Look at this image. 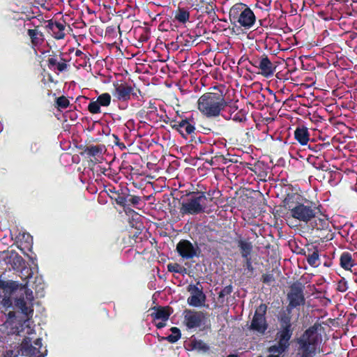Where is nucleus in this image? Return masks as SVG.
<instances>
[{"mask_svg": "<svg viewBox=\"0 0 357 357\" xmlns=\"http://www.w3.org/2000/svg\"><path fill=\"white\" fill-rule=\"evenodd\" d=\"M245 167H246L247 168H248L250 170V168H253L252 165V164H250V163H248V162L245 164Z\"/></svg>", "mask_w": 357, "mask_h": 357, "instance_id": "nucleus-52", "label": "nucleus"}, {"mask_svg": "<svg viewBox=\"0 0 357 357\" xmlns=\"http://www.w3.org/2000/svg\"><path fill=\"white\" fill-rule=\"evenodd\" d=\"M173 130L179 132L183 138L187 139L188 136L195 131L194 119L192 117H180L178 120H176Z\"/></svg>", "mask_w": 357, "mask_h": 357, "instance_id": "nucleus-13", "label": "nucleus"}, {"mask_svg": "<svg viewBox=\"0 0 357 357\" xmlns=\"http://www.w3.org/2000/svg\"><path fill=\"white\" fill-rule=\"evenodd\" d=\"M166 321H163L161 320V321L156 322L155 321V326L157 327V328H162L166 326Z\"/></svg>", "mask_w": 357, "mask_h": 357, "instance_id": "nucleus-49", "label": "nucleus"}, {"mask_svg": "<svg viewBox=\"0 0 357 357\" xmlns=\"http://www.w3.org/2000/svg\"><path fill=\"white\" fill-rule=\"evenodd\" d=\"M61 60L62 62H59L56 56L48 58L47 61L48 68L52 70L65 71L68 68V64L64 59L61 58Z\"/></svg>", "mask_w": 357, "mask_h": 357, "instance_id": "nucleus-23", "label": "nucleus"}, {"mask_svg": "<svg viewBox=\"0 0 357 357\" xmlns=\"http://www.w3.org/2000/svg\"><path fill=\"white\" fill-rule=\"evenodd\" d=\"M198 36H192L190 33H182L178 36L176 40L177 43H180L182 46L190 47L196 41Z\"/></svg>", "mask_w": 357, "mask_h": 357, "instance_id": "nucleus-27", "label": "nucleus"}, {"mask_svg": "<svg viewBox=\"0 0 357 357\" xmlns=\"http://www.w3.org/2000/svg\"><path fill=\"white\" fill-rule=\"evenodd\" d=\"M320 325L317 323L307 328L296 342L301 352L300 357H314L321 340L318 334Z\"/></svg>", "mask_w": 357, "mask_h": 357, "instance_id": "nucleus-5", "label": "nucleus"}, {"mask_svg": "<svg viewBox=\"0 0 357 357\" xmlns=\"http://www.w3.org/2000/svg\"><path fill=\"white\" fill-rule=\"evenodd\" d=\"M294 138L301 145H306L310 139L308 129L305 126L296 128Z\"/></svg>", "mask_w": 357, "mask_h": 357, "instance_id": "nucleus-22", "label": "nucleus"}, {"mask_svg": "<svg viewBox=\"0 0 357 357\" xmlns=\"http://www.w3.org/2000/svg\"><path fill=\"white\" fill-rule=\"evenodd\" d=\"M268 307L265 303H261L256 309L248 329L259 335H264L268 328L266 319Z\"/></svg>", "mask_w": 357, "mask_h": 357, "instance_id": "nucleus-8", "label": "nucleus"}, {"mask_svg": "<svg viewBox=\"0 0 357 357\" xmlns=\"http://www.w3.org/2000/svg\"><path fill=\"white\" fill-rule=\"evenodd\" d=\"M272 353H273V354H274L273 352H272ZM284 352H283V354H284ZM277 354H278V355L271 354V355H269V356H267V357H280L279 356H280V355H281V354H278V353H277Z\"/></svg>", "mask_w": 357, "mask_h": 357, "instance_id": "nucleus-53", "label": "nucleus"}, {"mask_svg": "<svg viewBox=\"0 0 357 357\" xmlns=\"http://www.w3.org/2000/svg\"><path fill=\"white\" fill-rule=\"evenodd\" d=\"M307 162L317 170L327 172L329 169V165L321 155H309Z\"/></svg>", "mask_w": 357, "mask_h": 357, "instance_id": "nucleus-20", "label": "nucleus"}, {"mask_svg": "<svg viewBox=\"0 0 357 357\" xmlns=\"http://www.w3.org/2000/svg\"><path fill=\"white\" fill-rule=\"evenodd\" d=\"M276 66L271 61L267 55L263 54L259 57V69L260 73L265 77H271L275 71Z\"/></svg>", "mask_w": 357, "mask_h": 357, "instance_id": "nucleus-17", "label": "nucleus"}, {"mask_svg": "<svg viewBox=\"0 0 357 357\" xmlns=\"http://www.w3.org/2000/svg\"><path fill=\"white\" fill-rule=\"evenodd\" d=\"M190 12L185 8L178 7L174 12V20L185 24L189 21Z\"/></svg>", "mask_w": 357, "mask_h": 357, "instance_id": "nucleus-26", "label": "nucleus"}, {"mask_svg": "<svg viewBox=\"0 0 357 357\" xmlns=\"http://www.w3.org/2000/svg\"><path fill=\"white\" fill-rule=\"evenodd\" d=\"M153 310L155 312H152L151 315L154 321L162 320L163 321H167L173 312L172 307L169 306H158L154 307Z\"/></svg>", "mask_w": 357, "mask_h": 357, "instance_id": "nucleus-21", "label": "nucleus"}, {"mask_svg": "<svg viewBox=\"0 0 357 357\" xmlns=\"http://www.w3.org/2000/svg\"><path fill=\"white\" fill-rule=\"evenodd\" d=\"M190 347L192 349L202 351L204 353L208 352L210 349L209 346L201 340H192L190 342Z\"/></svg>", "mask_w": 357, "mask_h": 357, "instance_id": "nucleus-32", "label": "nucleus"}, {"mask_svg": "<svg viewBox=\"0 0 357 357\" xmlns=\"http://www.w3.org/2000/svg\"><path fill=\"white\" fill-rule=\"evenodd\" d=\"M309 248L306 255L307 261L312 267L317 268L320 265L319 248L313 244H310Z\"/></svg>", "mask_w": 357, "mask_h": 357, "instance_id": "nucleus-19", "label": "nucleus"}, {"mask_svg": "<svg viewBox=\"0 0 357 357\" xmlns=\"http://www.w3.org/2000/svg\"><path fill=\"white\" fill-rule=\"evenodd\" d=\"M348 288V283L345 278H342L338 281L336 288L337 291L340 292H345L347 291Z\"/></svg>", "mask_w": 357, "mask_h": 357, "instance_id": "nucleus-39", "label": "nucleus"}, {"mask_svg": "<svg viewBox=\"0 0 357 357\" xmlns=\"http://www.w3.org/2000/svg\"><path fill=\"white\" fill-rule=\"evenodd\" d=\"M197 284H190L188 287V291L190 293V296L188 298V303L190 306L200 307L203 305L206 301V295L203 291L202 287Z\"/></svg>", "mask_w": 357, "mask_h": 357, "instance_id": "nucleus-15", "label": "nucleus"}, {"mask_svg": "<svg viewBox=\"0 0 357 357\" xmlns=\"http://www.w3.org/2000/svg\"><path fill=\"white\" fill-rule=\"evenodd\" d=\"M27 33L31 38V43L33 45H38L43 41L42 38H40L39 37H38V35H40V36L42 37L43 33H39L37 30L28 29Z\"/></svg>", "mask_w": 357, "mask_h": 357, "instance_id": "nucleus-34", "label": "nucleus"}, {"mask_svg": "<svg viewBox=\"0 0 357 357\" xmlns=\"http://www.w3.org/2000/svg\"><path fill=\"white\" fill-rule=\"evenodd\" d=\"M17 259H22V257H18Z\"/></svg>", "mask_w": 357, "mask_h": 357, "instance_id": "nucleus-61", "label": "nucleus"}, {"mask_svg": "<svg viewBox=\"0 0 357 357\" xmlns=\"http://www.w3.org/2000/svg\"><path fill=\"white\" fill-rule=\"evenodd\" d=\"M227 357H238L236 354H229Z\"/></svg>", "mask_w": 357, "mask_h": 357, "instance_id": "nucleus-55", "label": "nucleus"}, {"mask_svg": "<svg viewBox=\"0 0 357 357\" xmlns=\"http://www.w3.org/2000/svg\"><path fill=\"white\" fill-rule=\"evenodd\" d=\"M21 351L23 356L27 357H45L47 354V349L43 347L41 338H37L33 345L31 339L25 337L21 344Z\"/></svg>", "mask_w": 357, "mask_h": 357, "instance_id": "nucleus-9", "label": "nucleus"}, {"mask_svg": "<svg viewBox=\"0 0 357 357\" xmlns=\"http://www.w3.org/2000/svg\"><path fill=\"white\" fill-rule=\"evenodd\" d=\"M128 192H129L128 188H126L125 189H121L120 191L116 192V197L114 199L116 204L123 208L126 202V195Z\"/></svg>", "mask_w": 357, "mask_h": 357, "instance_id": "nucleus-33", "label": "nucleus"}, {"mask_svg": "<svg viewBox=\"0 0 357 357\" xmlns=\"http://www.w3.org/2000/svg\"><path fill=\"white\" fill-rule=\"evenodd\" d=\"M170 331L172 332L171 335H169L167 337H162V340H165L168 341L170 343H175L181 337V333L178 328L177 327H172L170 328Z\"/></svg>", "mask_w": 357, "mask_h": 357, "instance_id": "nucleus-31", "label": "nucleus"}, {"mask_svg": "<svg viewBox=\"0 0 357 357\" xmlns=\"http://www.w3.org/2000/svg\"><path fill=\"white\" fill-rule=\"evenodd\" d=\"M250 171H252L256 175H257L261 180L266 181V178L267 176V172L263 170L259 165L255 164L253 166V168H250Z\"/></svg>", "mask_w": 357, "mask_h": 357, "instance_id": "nucleus-37", "label": "nucleus"}, {"mask_svg": "<svg viewBox=\"0 0 357 357\" xmlns=\"http://www.w3.org/2000/svg\"><path fill=\"white\" fill-rule=\"evenodd\" d=\"M255 98L258 102H264L265 99V96L263 93H257L255 95Z\"/></svg>", "mask_w": 357, "mask_h": 357, "instance_id": "nucleus-48", "label": "nucleus"}, {"mask_svg": "<svg viewBox=\"0 0 357 357\" xmlns=\"http://www.w3.org/2000/svg\"><path fill=\"white\" fill-rule=\"evenodd\" d=\"M205 313L191 310H185L184 323L189 329L200 327L206 320Z\"/></svg>", "mask_w": 357, "mask_h": 357, "instance_id": "nucleus-14", "label": "nucleus"}, {"mask_svg": "<svg viewBox=\"0 0 357 357\" xmlns=\"http://www.w3.org/2000/svg\"><path fill=\"white\" fill-rule=\"evenodd\" d=\"M105 172H107V169H104V170H102V174H104L105 176H108L109 177V174H107L105 173Z\"/></svg>", "mask_w": 357, "mask_h": 357, "instance_id": "nucleus-58", "label": "nucleus"}, {"mask_svg": "<svg viewBox=\"0 0 357 357\" xmlns=\"http://www.w3.org/2000/svg\"><path fill=\"white\" fill-rule=\"evenodd\" d=\"M105 146L103 145H90L86 146L84 153L89 157L99 156L103 153Z\"/></svg>", "mask_w": 357, "mask_h": 357, "instance_id": "nucleus-28", "label": "nucleus"}, {"mask_svg": "<svg viewBox=\"0 0 357 357\" xmlns=\"http://www.w3.org/2000/svg\"><path fill=\"white\" fill-rule=\"evenodd\" d=\"M8 316H9V317H10V318H11V317H15V312H10L8 313Z\"/></svg>", "mask_w": 357, "mask_h": 357, "instance_id": "nucleus-54", "label": "nucleus"}, {"mask_svg": "<svg viewBox=\"0 0 357 357\" xmlns=\"http://www.w3.org/2000/svg\"><path fill=\"white\" fill-rule=\"evenodd\" d=\"M135 237V249L139 253H144L146 250V247H145V244L149 243V241L146 238H143L142 236H139V235H134Z\"/></svg>", "mask_w": 357, "mask_h": 357, "instance_id": "nucleus-29", "label": "nucleus"}, {"mask_svg": "<svg viewBox=\"0 0 357 357\" xmlns=\"http://www.w3.org/2000/svg\"><path fill=\"white\" fill-rule=\"evenodd\" d=\"M116 144L117 145H119L120 147H121V146H122L123 148H125V146H124V144H123V143H121V144H119L118 142H116Z\"/></svg>", "mask_w": 357, "mask_h": 357, "instance_id": "nucleus-56", "label": "nucleus"}, {"mask_svg": "<svg viewBox=\"0 0 357 357\" xmlns=\"http://www.w3.org/2000/svg\"><path fill=\"white\" fill-rule=\"evenodd\" d=\"M261 281L264 284H271V282L275 281V278L273 274H263L261 276Z\"/></svg>", "mask_w": 357, "mask_h": 357, "instance_id": "nucleus-43", "label": "nucleus"}, {"mask_svg": "<svg viewBox=\"0 0 357 357\" xmlns=\"http://www.w3.org/2000/svg\"><path fill=\"white\" fill-rule=\"evenodd\" d=\"M304 289V285L298 282L293 283L289 287V291L287 294L288 305L280 312L278 317L280 324V328L276 334L278 343L268 348L269 352L282 354L288 350L294 332L291 324L292 310L305 305Z\"/></svg>", "mask_w": 357, "mask_h": 357, "instance_id": "nucleus-1", "label": "nucleus"}, {"mask_svg": "<svg viewBox=\"0 0 357 357\" xmlns=\"http://www.w3.org/2000/svg\"><path fill=\"white\" fill-rule=\"evenodd\" d=\"M319 222H320V223H321V226L322 227H324V225H326V221L325 220H323V219H320V218H319Z\"/></svg>", "mask_w": 357, "mask_h": 357, "instance_id": "nucleus-51", "label": "nucleus"}, {"mask_svg": "<svg viewBox=\"0 0 357 357\" xmlns=\"http://www.w3.org/2000/svg\"><path fill=\"white\" fill-rule=\"evenodd\" d=\"M233 291V287L231 284L225 287L218 293V299H223L226 296L231 294Z\"/></svg>", "mask_w": 357, "mask_h": 357, "instance_id": "nucleus-40", "label": "nucleus"}, {"mask_svg": "<svg viewBox=\"0 0 357 357\" xmlns=\"http://www.w3.org/2000/svg\"><path fill=\"white\" fill-rule=\"evenodd\" d=\"M176 251L179 256L185 259L199 257L201 250L196 244L194 245L189 240L182 239L176 245Z\"/></svg>", "mask_w": 357, "mask_h": 357, "instance_id": "nucleus-12", "label": "nucleus"}, {"mask_svg": "<svg viewBox=\"0 0 357 357\" xmlns=\"http://www.w3.org/2000/svg\"><path fill=\"white\" fill-rule=\"evenodd\" d=\"M114 137H115V139H116V140H119V138H118V137H117L116 135H114Z\"/></svg>", "mask_w": 357, "mask_h": 357, "instance_id": "nucleus-59", "label": "nucleus"}, {"mask_svg": "<svg viewBox=\"0 0 357 357\" xmlns=\"http://www.w3.org/2000/svg\"><path fill=\"white\" fill-rule=\"evenodd\" d=\"M231 119L236 122H243L245 121L246 116L245 112L241 109L231 116Z\"/></svg>", "mask_w": 357, "mask_h": 357, "instance_id": "nucleus-41", "label": "nucleus"}, {"mask_svg": "<svg viewBox=\"0 0 357 357\" xmlns=\"http://www.w3.org/2000/svg\"><path fill=\"white\" fill-rule=\"evenodd\" d=\"M238 238L236 241L237 246L240 250V253L244 259L243 267L250 273H253L254 267L251 258V253L252 252L253 245L252 243L248 239L243 238L241 235L238 236Z\"/></svg>", "mask_w": 357, "mask_h": 357, "instance_id": "nucleus-10", "label": "nucleus"}, {"mask_svg": "<svg viewBox=\"0 0 357 357\" xmlns=\"http://www.w3.org/2000/svg\"><path fill=\"white\" fill-rule=\"evenodd\" d=\"M207 197L204 192H190L181 197L180 199H173L172 204L176 207V204L181 205L180 213L184 215H197L205 212Z\"/></svg>", "mask_w": 357, "mask_h": 357, "instance_id": "nucleus-4", "label": "nucleus"}, {"mask_svg": "<svg viewBox=\"0 0 357 357\" xmlns=\"http://www.w3.org/2000/svg\"><path fill=\"white\" fill-rule=\"evenodd\" d=\"M113 86L112 93L118 101L128 102L131 99V96L137 97L133 87L126 82L116 81L113 83Z\"/></svg>", "mask_w": 357, "mask_h": 357, "instance_id": "nucleus-11", "label": "nucleus"}, {"mask_svg": "<svg viewBox=\"0 0 357 357\" xmlns=\"http://www.w3.org/2000/svg\"><path fill=\"white\" fill-rule=\"evenodd\" d=\"M176 119H172L167 116H165V118L162 120L164 123L166 124H169L172 129L174 128V124L176 123Z\"/></svg>", "mask_w": 357, "mask_h": 357, "instance_id": "nucleus-45", "label": "nucleus"}, {"mask_svg": "<svg viewBox=\"0 0 357 357\" xmlns=\"http://www.w3.org/2000/svg\"><path fill=\"white\" fill-rule=\"evenodd\" d=\"M292 190V185H289L287 187L286 192ZM304 200V198L298 192L293 191L287 192L286 197L283 199V204L286 209L289 210L290 213Z\"/></svg>", "mask_w": 357, "mask_h": 357, "instance_id": "nucleus-16", "label": "nucleus"}, {"mask_svg": "<svg viewBox=\"0 0 357 357\" xmlns=\"http://www.w3.org/2000/svg\"><path fill=\"white\" fill-rule=\"evenodd\" d=\"M227 106L225 111L220 114L225 119H231L232 114L238 109V106L231 101L227 100Z\"/></svg>", "mask_w": 357, "mask_h": 357, "instance_id": "nucleus-30", "label": "nucleus"}, {"mask_svg": "<svg viewBox=\"0 0 357 357\" xmlns=\"http://www.w3.org/2000/svg\"><path fill=\"white\" fill-rule=\"evenodd\" d=\"M355 264V261L350 252H344L342 253L340 257V265L342 268L349 271Z\"/></svg>", "mask_w": 357, "mask_h": 357, "instance_id": "nucleus-25", "label": "nucleus"}, {"mask_svg": "<svg viewBox=\"0 0 357 357\" xmlns=\"http://www.w3.org/2000/svg\"><path fill=\"white\" fill-rule=\"evenodd\" d=\"M181 266L178 264H169L167 265V270L172 273H181Z\"/></svg>", "mask_w": 357, "mask_h": 357, "instance_id": "nucleus-44", "label": "nucleus"}, {"mask_svg": "<svg viewBox=\"0 0 357 357\" xmlns=\"http://www.w3.org/2000/svg\"><path fill=\"white\" fill-rule=\"evenodd\" d=\"M56 107L59 109H64L69 107L70 101L64 96H61L56 99L55 101Z\"/></svg>", "mask_w": 357, "mask_h": 357, "instance_id": "nucleus-36", "label": "nucleus"}, {"mask_svg": "<svg viewBox=\"0 0 357 357\" xmlns=\"http://www.w3.org/2000/svg\"><path fill=\"white\" fill-rule=\"evenodd\" d=\"M84 53L80 50H77L75 52V56H81Z\"/></svg>", "mask_w": 357, "mask_h": 357, "instance_id": "nucleus-50", "label": "nucleus"}, {"mask_svg": "<svg viewBox=\"0 0 357 357\" xmlns=\"http://www.w3.org/2000/svg\"><path fill=\"white\" fill-rule=\"evenodd\" d=\"M229 17L231 24L239 25L244 29H250L257 22V17L252 10L243 3H235L229 10Z\"/></svg>", "mask_w": 357, "mask_h": 357, "instance_id": "nucleus-6", "label": "nucleus"}, {"mask_svg": "<svg viewBox=\"0 0 357 357\" xmlns=\"http://www.w3.org/2000/svg\"><path fill=\"white\" fill-rule=\"evenodd\" d=\"M142 204V199L141 197L130 195L129 192H128L126 195V202L125 206H123V208L126 211H127V210H130V207L139 208Z\"/></svg>", "mask_w": 357, "mask_h": 357, "instance_id": "nucleus-24", "label": "nucleus"}, {"mask_svg": "<svg viewBox=\"0 0 357 357\" xmlns=\"http://www.w3.org/2000/svg\"><path fill=\"white\" fill-rule=\"evenodd\" d=\"M27 238H31V237L29 235L26 236Z\"/></svg>", "mask_w": 357, "mask_h": 357, "instance_id": "nucleus-60", "label": "nucleus"}, {"mask_svg": "<svg viewBox=\"0 0 357 357\" xmlns=\"http://www.w3.org/2000/svg\"><path fill=\"white\" fill-rule=\"evenodd\" d=\"M212 160H214L215 162L222 163L223 165H226L228 162H231V160L227 159L222 154L216 153L214 157H213Z\"/></svg>", "mask_w": 357, "mask_h": 357, "instance_id": "nucleus-42", "label": "nucleus"}, {"mask_svg": "<svg viewBox=\"0 0 357 357\" xmlns=\"http://www.w3.org/2000/svg\"><path fill=\"white\" fill-rule=\"evenodd\" d=\"M15 301V306L29 321L33 314L34 297L31 289L26 284L17 281L0 280V303L5 307H10Z\"/></svg>", "mask_w": 357, "mask_h": 357, "instance_id": "nucleus-2", "label": "nucleus"}, {"mask_svg": "<svg viewBox=\"0 0 357 357\" xmlns=\"http://www.w3.org/2000/svg\"><path fill=\"white\" fill-rule=\"evenodd\" d=\"M249 63L254 67L259 69V57L258 59L253 58L249 61Z\"/></svg>", "mask_w": 357, "mask_h": 357, "instance_id": "nucleus-46", "label": "nucleus"}, {"mask_svg": "<svg viewBox=\"0 0 357 357\" xmlns=\"http://www.w3.org/2000/svg\"><path fill=\"white\" fill-rule=\"evenodd\" d=\"M227 100L223 91L214 87L213 92H206L197 100L199 111L207 118H216L225 111Z\"/></svg>", "mask_w": 357, "mask_h": 357, "instance_id": "nucleus-3", "label": "nucleus"}, {"mask_svg": "<svg viewBox=\"0 0 357 357\" xmlns=\"http://www.w3.org/2000/svg\"><path fill=\"white\" fill-rule=\"evenodd\" d=\"M320 213L319 206L316 203L304 199L290 214L293 218L307 223Z\"/></svg>", "mask_w": 357, "mask_h": 357, "instance_id": "nucleus-7", "label": "nucleus"}, {"mask_svg": "<svg viewBox=\"0 0 357 357\" xmlns=\"http://www.w3.org/2000/svg\"><path fill=\"white\" fill-rule=\"evenodd\" d=\"M88 110L91 114H99L101 112L100 105L98 103V101H91L88 105Z\"/></svg>", "mask_w": 357, "mask_h": 357, "instance_id": "nucleus-38", "label": "nucleus"}, {"mask_svg": "<svg viewBox=\"0 0 357 357\" xmlns=\"http://www.w3.org/2000/svg\"><path fill=\"white\" fill-rule=\"evenodd\" d=\"M98 103L102 107H108L111 103V96L108 93H104L97 98Z\"/></svg>", "mask_w": 357, "mask_h": 357, "instance_id": "nucleus-35", "label": "nucleus"}, {"mask_svg": "<svg viewBox=\"0 0 357 357\" xmlns=\"http://www.w3.org/2000/svg\"><path fill=\"white\" fill-rule=\"evenodd\" d=\"M309 245H310V244H307V245L305 246V248L301 249V250L299 251V252H298V253H299L300 255H303V256H305V257H306L307 252V251H309V249H310V248H309Z\"/></svg>", "mask_w": 357, "mask_h": 357, "instance_id": "nucleus-47", "label": "nucleus"}, {"mask_svg": "<svg viewBox=\"0 0 357 357\" xmlns=\"http://www.w3.org/2000/svg\"><path fill=\"white\" fill-rule=\"evenodd\" d=\"M105 172H107V169H104V170H102V174H104L105 176H108L109 177V174H107L105 173Z\"/></svg>", "mask_w": 357, "mask_h": 357, "instance_id": "nucleus-57", "label": "nucleus"}, {"mask_svg": "<svg viewBox=\"0 0 357 357\" xmlns=\"http://www.w3.org/2000/svg\"><path fill=\"white\" fill-rule=\"evenodd\" d=\"M259 22H260V24L261 25L262 23H261V20H259Z\"/></svg>", "mask_w": 357, "mask_h": 357, "instance_id": "nucleus-62", "label": "nucleus"}, {"mask_svg": "<svg viewBox=\"0 0 357 357\" xmlns=\"http://www.w3.org/2000/svg\"><path fill=\"white\" fill-rule=\"evenodd\" d=\"M46 28L52 31L53 37L56 40L63 39L66 36L64 33L65 25L59 22L50 20L47 21Z\"/></svg>", "mask_w": 357, "mask_h": 357, "instance_id": "nucleus-18", "label": "nucleus"}]
</instances>
